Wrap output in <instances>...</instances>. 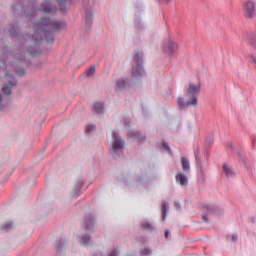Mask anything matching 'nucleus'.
<instances>
[{"label": "nucleus", "mask_w": 256, "mask_h": 256, "mask_svg": "<svg viewBox=\"0 0 256 256\" xmlns=\"http://www.w3.org/2000/svg\"><path fill=\"white\" fill-rule=\"evenodd\" d=\"M40 10L46 14H55L57 12V8L50 3L46 2L41 5Z\"/></svg>", "instance_id": "nucleus-10"}, {"label": "nucleus", "mask_w": 256, "mask_h": 256, "mask_svg": "<svg viewBox=\"0 0 256 256\" xmlns=\"http://www.w3.org/2000/svg\"><path fill=\"white\" fill-rule=\"evenodd\" d=\"M182 170L185 172H189L190 171V164L188 160L186 157L182 156L181 158Z\"/></svg>", "instance_id": "nucleus-14"}, {"label": "nucleus", "mask_w": 256, "mask_h": 256, "mask_svg": "<svg viewBox=\"0 0 256 256\" xmlns=\"http://www.w3.org/2000/svg\"><path fill=\"white\" fill-rule=\"evenodd\" d=\"M170 234V232L168 230L166 231L165 232V237L166 239H168V236Z\"/></svg>", "instance_id": "nucleus-38"}, {"label": "nucleus", "mask_w": 256, "mask_h": 256, "mask_svg": "<svg viewBox=\"0 0 256 256\" xmlns=\"http://www.w3.org/2000/svg\"><path fill=\"white\" fill-rule=\"evenodd\" d=\"M90 240V236L85 235L80 240V242L84 245L87 246L89 244Z\"/></svg>", "instance_id": "nucleus-23"}, {"label": "nucleus", "mask_w": 256, "mask_h": 256, "mask_svg": "<svg viewBox=\"0 0 256 256\" xmlns=\"http://www.w3.org/2000/svg\"><path fill=\"white\" fill-rule=\"evenodd\" d=\"M168 204L166 202H163L162 204V221H164L166 218V214L168 209Z\"/></svg>", "instance_id": "nucleus-19"}, {"label": "nucleus", "mask_w": 256, "mask_h": 256, "mask_svg": "<svg viewBox=\"0 0 256 256\" xmlns=\"http://www.w3.org/2000/svg\"><path fill=\"white\" fill-rule=\"evenodd\" d=\"M244 16L248 19H252L256 16V4L254 1L248 0L242 6Z\"/></svg>", "instance_id": "nucleus-5"}, {"label": "nucleus", "mask_w": 256, "mask_h": 256, "mask_svg": "<svg viewBox=\"0 0 256 256\" xmlns=\"http://www.w3.org/2000/svg\"><path fill=\"white\" fill-rule=\"evenodd\" d=\"M176 180L182 186H186L188 184L187 176L182 173H178L176 176Z\"/></svg>", "instance_id": "nucleus-11"}, {"label": "nucleus", "mask_w": 256, "mask_h": 256, "mask_svg": "<svg viewBox=\"0 0 256 256\" xmlns=\"http://www.w3.org/2000/svg\"><path fill=\"white\" fill-rule=\"evenodd\" d=\"M113 138V148L112 152H116L118 150H122L124 148V142L119 136L116 132H114L112 134Z\"/></svg>", "instance_id": "nucleus-7"}, {"label": "nucleus", "mask_w": 256, "mask_h": 256, "mask_svg": "<svg viewBox=\"0 0 256 256\" xmlns=\"http://www.w3.org/2000/svg\"><path fill=\"white\" fill-rule=\"evenodd\" d=\"M223 170L225 173L226 176L228 178H232L234 175L232 170L226 164L223 165Z\"/></svg>", "instance_id": "nucleus-17"}, {"label": "nucleus", "mask_w": 256, "mask_h": 256, "mask_svg": "<svg viewBox=\"0 0 256 256\" xmlns=\"http://www.w3.org/2000/svg\"><path fill=\"white\" fill-rule=\"evenodd\" d=\"M126 86V81L123 80H118L116 82V90H120L125 88Z\"/></svg>", "instance_id": "nucleus-18"}, {"label": "nucleus", "mask_w": 256, "mask_h": 256, "mask_svg": "<svg viewBox=\"0 0 256 256\" xmlns=\"http://www.w3.org/2000/svg\"><path fill=\"white\" fill-rule=\"evenodd\" d=\"M66 244V242L63 239H60L57 242L56 246V248L58 250H60V248L62 247L63 244Z\"/></svg>", "instance_id": "nucleus-25"}, {"label": "nucleus", "mask_w": 256, "mask_h": 256, "mask_svg": "<svg viewBox=\"0 0 256 256\" xmlns=\"http://www.w3.org/2000/svg\"><path fill=\"white\" fill-rule=\"evenodd\" d=\"M142 227L144 230H148L150 232H152L154 230V228L148 222H144L141 224Z\"/></svg>", "instance_id": "nucleus-21"}, {"label": "nucleus", "mask_w": 256, "mask_h": 256, "mask_svg": "<svg viewBox=\"0 0 256 256\" xmlns=\"http://www.w3.org/2000/svg\"><path fill=\"white\" fill-rule=\"evenodd\" d=\"M4 84L2 90L6 96H3L0 94V110H5L10 104L8 96L10 95L12 88L16 84L15 78L8 74L4 78Z\"/></svg>", "instance_id": "nucleus-2"}, {"label": "nucleus", "mask_w": 256, "mask_h": 256, "mask_svg": "<svg viewBox=\"0 0 256 256\" xmlns=\"http://www.w3.org/2000/svg\"><path fill=\"white\" fill-rule=\"evenodd\" d=\"M66 26L64 22L52 20L49 18L42 19V22L34 24L35 33L32 36V40L36 43L40 42L43 38L41 32L44 31L47 42L52 43L54 41V33L57 30L64 28Z\"/></svg>", "instance_id": "nucleus-1"}, {"label": "nucleus", "mask_w": 256, "mask_h": 256, "mask_svg": "<svg viewBox=\"0 0 256 256\" xmlns=\"http://www.w3.org/2000/svg\"><path fill=\"white\" fill-rule=\"evenodd\" d=\"M232 240L233 242H236L237 240V237L234 235H232Z\"/></svg>", "instance_id": "nucleus-39"}, {"label": "nucleus", "mask_w": 256, "mask_h": 256, "mask_svg": "<svg viewBox=\"0 0 256 256\" xmlns=\"http://www.w3.org/2000/svg\"><path fill=\"white\" fill-rule=\"evenodd\" d=\"M174 207L177 210H180L181 208L180 205L178 202H174Z\"/></svg>", "instance_id": "nucleus-34"}, {"label": "nucleus", "mask_w": 256, "mask_h": 256, "mask_svg": "<svg viewBox=\"0 0 256 256\" xmlns=\"http://www.w3.org/2000/svg\"><path fill=\"white\" fill-rule=\"evenodd\" d=\"M142 57L143 54L142 52H136L134 58V62L132 65V74L134 78H138L142 76L144 73L142 67Z\"/></svg>", "instance_id": "nucleus-3"}, {"label": "nucleus", "mask_w": 256, "mask_h": 256, "mask_svg": "<svg viewBox=\"0 0 256 256\" xmlns=\"http://www.w3.org/2000/svg\"><path fill=\"white\" fill-rule=\"evenodd\" d=\"M82 184V182H80V184H78V186L76 188V196H78L80 194V188Z\"/></svg>", "instance_id": "nucleus-31"}, {"label": "nucleus", "mask_w": 256, "mask_h": 256, "mask_svg": "<svg viewBox=\"0 0 256 256\" xmlns=\"http://www.w3.org/2000/svg\"><path fill=\"white\" fill-rule=\"evenodd\" d=\"M28 52H30V54H32L33 56H35L34 54L33 53L32 51V50L31 48H28Z\"/></svg>", "instance_id": "nucleus-37"}, {"label": "nucleus", "mask_w": 256, "mask_h": 256, "mask_svg": "<svg viewBox=\"0 0 256 256\" xmlns=\"http://www.w3.org/2000/svg\"><path fill=\"white\" fill-rule=\"evenodd\" d=\"M199 176L202 178L204 179V172L202 169V167L201 166H199Z\"/></svg>", "instance_id": "nucleus-32"}, {"label": "nucleus", "mask_w": 256, "mask_h": 256, "mask_svg": "<svg viewBox=\"0 0 256 256\" xmlns=\"http://www.w3.org/2000/svg\"><path fill=\"white\" fill-rule=\"evenodd\" d=\"M20 60H24V58H20Z\"/></svg>", "instance_id": "nucleus-41"}, {"label": "nucleus", "mask_w": 256, "mask_h": 256, "mask_svg": "<svg viewBox=\"0 0 256 256\" xmlns=\"http://www.w3.org/2000/svg\"><path fill=\"white\" fill-rule=\"evenodd\" d=\"M94 112L97 114H100L104 112V106L102 102H96L94 106Z\"/></svg>", "instance_id": "nucleus-16"}, {"label": "nucleus", "mask_w": 256, "mask_h": 256, "mask_svg": "<svg viewBox=\"0 0 256 256\" xmlns=\"http://www.w3.org/2000/svg\"><path fill=\"white\" fill-rule=\"evenodd\" d=\"M201 87V84L199 81L196 82H190L187 86L186 93L188 96H194L197 97L200 92Z\"/></svg>", "instance_id": "nucleus-6"}, {"label": "nucleus", "mask_w": 256, "mask_h": 256, "mask_svg": "<svg viewBox=\"0 0 256 256\" xmlns=\"http://www.w3.org/2000/svg\"><path fill=\"white\" fill-rule=\"evenodd\" d=\"M152 253V251L150 248H145L141 252V254L142 256H146L150 255Z\"/></svg>", "instance_id": "nucleus-27"}, {"label": "nucleus", "mask_w": 256, "mask_h": 256, "mask_svg": "<svg viewBox=\"0 0 256 256\" xmlns=\"http://www.w3.org/2000/svg\"><path fill=\"white\" fill-rule=\"evenodd\" d=\"M248 58L250 62L254 65L255 68L256 69V56L250 54L248 56Z\"/></svg>", "instance_id": "nucleus-24"}, {"label": "nucleus", "mask_w": 256, "mask_h": 256, "mask_svg": "<svg viewBox=\"0 0 256 256\" xmlns=\"http://www.w3.org/2000/svg\"><path fill=\"white\" fill-rule=\"evenodd\" d=\"M168 92L169 94L168 98L172 99L173 98L172 90H168Z\"/></svg>", "instance_id": "nucleus-35"}, {"label": "nucleus", "mask_w": 256, "mask_h": 256, "mask_svg": "<svg viewBox=\"0 0 256 256\" xmlns=\"http://www.w3.org/2000/svg\"><path fill=\"white\" fill-rule=\"evenodd\" d=\"M128 135L130 137L134 139H136L140 142H144L146 140L144 136H142L139 132L134 131H130Z\"/></svg>", "instance_id": "nucleus-15"}, {"label": "nucleus", "mask_w": 256, "mask_h": 256, "mask_svg": "<svg viewBox=\"0 0 256 256\" xmlns=\"http://www.w3.org/2000/svg\"><path fill=\"white\" fill-rule=\"evenodd\" d=\"M95 130V126L94 125H88L86 128V132L90 133Z\"/></svg>", "instance_id": "nucleus-28"}, {"label": "nucleus", "mask_w": 256, "mask_h": 256, "mask_svg": "<svg viewBox=\"0 0 256 256\" xmlns=\"http://www.w3.org/2000/svg\"><path fill=\"white\" fill-rule=\"evenodd\" d=\"M178 46L176 43L171 40H168L164 44L163 50L166 54L172 55L178 50Z\"/></svg>", "instance_id": "nucleus-8"}, {"label": "nucleus", "mask_w": 256, "mask_h": 256, "mask_svg": "<svg viewBox=\"0 0 256 256\" xmlns=\"http://www.w3.org/2000/svg\"><path fill=\"white\" fill-rule=\"evenodd\" d=\"M118 252L116 250H114L113 251H112L110 254L109 256H118Z\"/></svg>", "instance_id": "nucleus-33"}, {"label": "nucleus", "mask_w": 256, "mask_h": 256, "mask_svg": "<svg viewBox=\"0 0 256 256\" xmlns=\"http://www.w3.org/2000/svg\"><path fill=\"white\" fill-rule=\"evenodd\" d=\"M94 225V220L90 216L86 220V228L87 230L92 229Z\"/></svg>", "instance_id": "nucleus-20"}, {"label": "nucleus", "mask_w": 256, "mask_h": 256, "mask_svg": "<svg viewBox=\"0 0 256 256\" xmlns=\"http://www.w3.org/2000/svg\"><path fill=\"white\" fill-rule=\"evenodd\" d=\"M177 104L181 110H184L191 106L196 108L198 106V98L194 96H188L186 93L185 99L178 98L177 100Z\"/></svg>", "instance_id": "nucleus-4"}, {"label": "nucleus", "mask_w": 256, "mask_h": 256, "mask_svg": "<svg viewBox=\"0 0 256 256\" xmlns=\"http://www.w3.org/2000/svg\"><path fill=\"white\" fill-rule=\"evenodd\" d=\"M85 18L88 25L90 26L92 22V7L84 6Z\"/></svg>", "instance_id": "nucleus-12"}, {"label": "nucleus", "mask_w": 256, "mask_h": 256, "mask_svg": "<svg viewBox=\"0 0 256 256\" xmlns=\"http://www.w3.org/2000/svg\"><path fill=\"white\" fill-rule=\"evenodd\" d=\"M162 146L164 150L168 151L169 153L170 152V148L166 143L164 142H162Z\"/></svg>", "instance_id": "nucleus-29"}, {"label": "nucleus", "mask_w": 256, "mask_h": 256, "mask_svg": "<svg viewBox=\"0 0 256 256\" xmlns=\"http://www.w3.org/2000/svg\"><path fill=\"white\" fill-rule=\"evenodd\" d=\"M202 208L204 213L202 219L204 222H208L207 216L208 215L216 213L217 210L216 208L208 204L204 205Z\"/></svg>", "instance_id": "nucleus-9"}, {"label": "nucleus", "mask_w": 256, "mask_h": 256, "mask_svg": "<svg viewBox=\"0 0 256 256\" xmlns=\"http://www.w3.org/2000/svg\"><path fill=\"white\" fill-rule=\"evenodd\" d=\"M96 72V68L94 66H92L87 71H86V75L88 77H91L94 76Z\"/></svg>", "instance_id": "nucleus-26"}, {"label": "nucleus", "mask_w": 256, "mask_h": 256, "mask_svg": "<svg viewBox=\"0 0 256 256\" xmlns=\"http://www.w3.org/2000/svg\"><path fill=\"white\" fill-rule=\"evenodd\" d=\"M159 1L162 2L164 4H168L169 2H170L172 1V0H159Z\"/></svg>", "instance_id": "nucleus-36"}, {"label": "nucleus", "mask_w": 256, "mask_h": 256, "mask_svg": "<svg viewBox=\"0 0 256 256\" xmlns=\"http://www.w3.org/2000/svg\"><path fill=\"white\" fill-rule=\"evenodd\" d=\"M248 42L252 48L254 49L256 48V33H250L248 36Z\"/></svg>", "instance_id": "nucleus-13"}, {"label": "nucleus", "mask_w": 256, "mask_h": 256, "mask_svg": "<svg viewBox=\"0 0 256 256\" xmlns=\"http://www.w3.org/2000/svg\"><path fill=\"white\" fill-rule=\"evenodd\" d=\"M16 73L18 76H22L25 74V71L24 69L20 68L19 70H16Z\"/></svg>", "instance_id": "nucleus-30"}, {"label": "nucleus", "mask_w": 256, "mask_h": 256, "mask_svg": "<svg viewBox=\"0 0 256 256\" xmlns=\"http://www.w3.org/2000/svg\"><path fill=\"white\" fill-rule=\"evenodd\" d=\"M67 0H58V2L60 4L64 3Z\"/></svg>", "instance_id": "nucleus-40"}, {"label": "nucleus", "mask_w": 256, "mask_h": 256, "mask_svg": "<svg viewBox=\"0 0 256 256\" xmlns=\"http://www.w3.org/2000/svg\"><path fill=\"white\" fill-rule=\"evenodd\" d=\"M12 228V224L11 222H6L2 226V230L5 232H8Z\"/></svg>", "instance_id": "nucleus-22"}]
</instances>
